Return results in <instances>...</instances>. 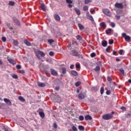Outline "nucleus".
<instances>
[{
    "mask_svg": "<svg viewBox=\"0 0 131 131\" xmlns=\"http://www.w3.org/2000/svg\"><path fill=\"white\" fill-rule=\"evenodd\" d=\"M102 12L104 15L107 16L108 17H111L112 16V13H111V11L109 10L108 9H104L102 10Z\"/></svg>",
    "mask_w": 131,
    "mask_h": 131,
    "instance_id": "1",
    "label": "nucleus"
},
{
    "mask_svg": "<svg viewBox=\"0 0 131 131\" xmlns=\"http://www.w3.org/2000/svg\"><path fill=\"white\" fill-rule=\"evenodd\" d=\"M103 119H104V120H109V119H112V118H113V116L110 114H106L102 116Z\"/></svg>",
    "mask_w": 131,
    "mask_h": 131,
    "instance_id": "2",
    "label": "nucleus"
},
{
    "mask_svg": "<svg viewBox=\"0 0 131 131\" xmlns=\"http://www.w3.org/2000/svg\"><path fill=\"white\" fill-rule=\"evenodd\" d=\"M35 54L38 59H40V56H39V55L41 56V57H45L46 56V54H45V53H43V52L41 51H38L36 52Z\"/></svg>",
    "mask_w": 131,
    "mask_h": 131,
    "instance_id": "3",
    "label": "nucleus"
},
{
    "mask_svg": "<svg viewBox=\"0 0 131 131\" xmlns=\"http://www.w3.org/2000/svg\"><path fill=\"white\" fill-rule=\"evenodd\" d=\"M122 36L125 38L126 41H129V40H130V37L129 36H126V34H125V33H123L122 34Z\"/></svg>",
    "mask_w": 131,
    "mask_h": 131,
    "instance_id": "4",
    "label": "nucleus"
},
{
    "mask_svg": "<svg viewBox=\"0 0 131 131\" xmlns=\"http://www.w3.org/2000/svg\"><path fill=\"white\" fill-rule=\"evenodd\" d=\"M86 17L87 19H89L91 21H94V18H93V16L90 14V12H88L86 14Z\"/></svg>",
    "mask_w": 131,
    "mask_h": 131,
    "instance_id": "5",
    "label": "nucleus"
},
{
    "mask_svg": "<svg viewBox=\"0 0 131 131\" xmlns=\"http://www.w3.org/2000/svg\"><path fill=\"white\" fill-rule=\"evenodd\" d=\"M4 101L8 106H12V102H11L10 99L8 98H4Z\"/></svg>",
    "mask_w": 131,
    "mask_h": 131,
    "instance_id": "6",
    "label": "nucleus"
},
{
    "mask_svg": "<svg viewBox=\"0 0 131 131\" xmlns=\"http://www.w3.org/2000/svg\"><path fill=\"white\" fill-rule=\"evenodd\" d=\"M116 8H118V9H122L123 8V5L121 3H116L115 4Z\"/></svg>",
    "mask_w": 131,
    "mask_h": 131,
    "instance_id": "7",
    "label": "nucleus"
},
{
    "mask_svg": "<svg viewBox=\"0 0 131 131\" xmlns=\"http://www.w3.org/2000/svg\"><path fill=\"white\" fill-rule=\"evenodd\" d=\"M50 71L52 75H54V76H57V75H58V72H57L55 70L51 69Z\"/></svg>",
    "mask_w": 131,
    "mask_h": 131,
    "instance_id": "8",
    "label": "nucleus"
},
{
    "mask_svg": "<svg viewBox=\"0 0 131 131\" xmlns=\"http://www.w3.org/2000/svg\"><path fill=\"white\" fill-rule=\"evenodd\" d=\"M7 60L10 64H12V65L16 64V61L14 59L12 58H8Z\"/></svg>",
    "mask_w": 131,
    "mask_h": 131,
    "instance_id": "9",
    "label": "nucleus"
},
{
    "mask_svg": "<svg viewBox=\"0 0 131 131\" xmlns=\"http://www.w3.org/2000/svg\"><path fill=\"white\" fill-rule=\"evenodd\" d=\"M37 84L39 88H45V86H46V84L45 83L38 82Z\"/></svg>",
    "mask_w": 131,
    "mask_h": 131,
    "instance_id": "10",
    "label": "nucleus"
},
{
    "mask_svg": "<svg viewBox=\"0 0 131 131\" xmlns=\"http://www.w3.org/2000/svg\"><path fill=\"white\" fill-rule=\"evenodd\" d=\"M73 56H76V57H78V52L76 50L72 51Z\"/></svg>",
    "mask_w": 131,
    "mask_h": 131,
    "instance_id": "11",
    "label": "nucleus"
},
{
    "mask_svg": "<svg viewBox=\"0 0 131 131\" xmlns=\"http://www.w3.org/2000/svg\"><path fill=\"white\" fill-rule=\"evenodd\" d=\"M100 27L103 28V29H105L106 28V24L105 23L102 22L100 24Z\"/></svg>",
    "mask_w": 131,
    "mask_h": 131,
    "instance_id": "12",
    "label": "nucleus"
},
{
    "mask_svg": "<svg viewBox=\"0 0 131 131\" xmlns=\"http://www.w3.org/2000/svg\"><path fill=\"white\" fill-rule=\"evenodd\" d=\"M54 18L55 19V20H56V21H60V16H59V15L58 14H54Z\"/></svg>",
    "mask_w": 131,
    "mask_h": 131,
    "instance_id": "13",
    "label": "nucleus"
},
{
    "mask_svg": "<svg viewBox=\"0 0 131 131\" xmlns=\"http://www.w3.org/2000/svg\"><path fill=\"white\" fill-rule=\"evenodd\" d=\"M85 120H92V116L89 115H87L85 116Z\"/></svg>",
    "mask_w": 131,
    "mask_h": 131,
    "instance_id": "14",
    "label": "nucleus"
},
{
    "mask_svg": "<svg viewBox=\"0 0 131 131\" xmlns=\"http://www.w3.org/2000/svg\"><path fill=\"white\" fill-rule=\"evenodd\" d=\"M107 45H108V42L106 40L102 41V47H107Z\"/></svg>",
    "mask_w": 131,
    "mask_h": 131,
    "instance_id": "15",
    "label": "nucleus"
},
{
    "mask_svg": "<svg viewBox=\"0 0 131 131\" xmlns=\"http://www.w3.org/2000/svg\"><path fill=\"white\" fill-rule=\"evenodd\" d=\"M78 97L79 99H84L85 96H84V95H83L82 94H79L78 95Z\"/></svg>",
    "mask_w": 131,
    "mask_h": 131,
    "instance_id": "16",
    "label": "nucleus"
},
{
    "mask_svg": "<svg viewBox=\"0 0 131 131\" xmlns=\"http://www.w3.org/2000/svg\"><path fill=\"white\" fill-rule=\"evenodd\" d=\"M78 26L79 29H80V30H82L84 29V27H83V26L82 25H81V24H78Z\"/></svg>",
    "mask_w": 131,
    "mask_h": 131,
    "instance_id": "17",
    "label": "nucleus"
},
{
    "mask_svg": "<svg viewBox=\"0 0 131 131\" xmlns=\"http://www.w3.org/2000/svg\"><path fill=\"white\" fill-rule=\"evenodd\" d=\"M75 11L76 14L78 15V16H79V15H80L81 13H80V10H79V9L75 8Z\"/></svg>",
    "mask_w": 131,
    "mask_h": 131,
    "instance_id": "18",
    "label": "nucleus"
},
{
    "mask_svg": "<svg viewBox=\"0 0 131 131\" xmlns=\"http://www.w3.org/2000/svg\"><path fill=\"white\" fill-rule=\"evenodd\" d=\"M40 8L44 12L46 11V5L45 4H41Z\"/></svg>",
    "mask_w": 131,
    "mask_h": 131,
    "instance_id": "19",
    "label": "nucleus"
},
{
    "mask_svg": "<svg viewBox=\"0 0 131 131\" xmlns=\"http://www.w3.org/2000/svg\"><path fill=\"white\" fill-rule=\"evenodd\" d=\"M24 43H25V45H26L27 46H28L29 47L31 46V43H30L29 41H27V40H25Z\"/></svg>",
    "mask_w": 131,
    "mask_h": 131,
    "instance_id": "20",
    "label": "nucleus"
},
{
    "mask_svg": "<svg viewBox=\"0 0 131 131\" xmlns=\"http://www.w3.org/2000/svg\"><path fill=\"white\" fill-rule=\"evenodd\" d=\"M18 100H19V101H21V102H25V99L22 96L18 97Z\"/></svg>",
    "mask_w": 131,
    "mask_h": 131,
    "instance_id": "21",
    "label": "nucleus"
},
{
    "mask_svg": "<svg viewBox=\"0 0 131 131\" xmlns=\"http://www.w3.org/2000/svg\"><path fill=\"white\" fill-rule=\"evenodd\" d=\"M71 73L72 75H74V76H76L78 74L77 72L75 71H72Z\"/></svg>",
    "mask_w": 131,
    "mask_h": 131,
    "instance_id": "22",
    "label": "nucleus"
},
{
    "mask_svg": "<svg viewBox=\"0 0 131 131\" xmlns=\"http://www.w3.org/2000/svg\"><path fill=\"white\" fill-rule=\"evenodd\" d=\"M12 77L13 78H14V79H17V78H18V75H17L16 74H13L12 75H11Z\"/></svg>",
    "mask_w": 131,
    "mask_h": 131,
    "instance_id": "23",
    "label": "nucleus"
},
{
    "mask_svg": "<svg viewBox=\"0 0 131 131\" xmlns=\"http://www.w3.org/2000/svg\"><path fill=\"white\" fill-rule=\"evenodd\" d=\"M39 114L42 118H43L45 117V113H43V112H40L39 113Z\"/></svg>",
    "mask_w": 131,
    "mask_h": 131,
    "instance_id": "24",
    "label": "nucleus"
},
{
    "mask_svg": "<svg viewBox=\"0 0 131 131\" xmlns=\"http://www.w3.org/2000/svg\"><path fill=\"white\" fill-rule=\"evenodd\" d=\"M78 129L80 130H84V127H83V126L79 125Z\"/></svg>",
    "mask_w": 131,
    "mask_h": 131,
    "instance_id": "25",
    "label": "nucleus"
},
{
    "mask_svg": "<svg viewBox=\"0 0 131 131\" xmlns=\"http://www.w3.org/2000/svg\"><path fill=\"white\" fill-rule=\"evenodd\" d=\"M76 38H77V40H82V38L79 35H77Z\"/></svg>",
    "mask_w": 131,
    "mask_h": 131,
    "instance_id": "26",
    "label": "nucleus"
},
{
    "mask_svg": "<svg viewBox=\"0 0 131 131\" xmlns=\"http://www.w3.org/2000/svg\"><path fill=\"white\" fill-rule=\"evenodd\" d=\"M112 31V29H108L106 31V34H110Z\"/></svg>",
    "mask_w": 131,
    "mask_h": 131,
    "instance_id": "27",
    "label": "nucleus"
},
{
    "mask_svg": "<svg viewBox=\"0 0 131 131\" xmlns=\"http://www.w3.org/2000/svg\"><path fill=\"white\" fill-rule=\"evenodd\" d=\"M83 11H88L89 10V7L86 6H84L83 7Z\"/></svg>",
    "mask_w": 131,
    "mask_h": 131,
    "instance_id": "28",
    "label": "nucleus"
},
{
    "mask_svg": "<svg viewBox=\"0 0 131 131\" xmlns=\"http://www.w3.org/2000/svg\"><path fill=\"white\" fill-rule=\"evenodd\" d=\"M100 94L103 95L104 94V87H101L100 89Z\"/></svg>",
    "mask_w": 131,
    "mask_h": 131,
    "instance_id": "29",
    "label": "nucleus"
},
{
    "mask_svg": "<svg viewBox=\"0 0 131 131\" xmlns=\"http://www.w3.org/2000/svg\"><path fill=\"white\" fill-rule=\"evenodd\" d=\"M9 6H14V5H15V2L13 1H10L9 2Z\"/></svg>",
    "mask_w": 131,
    "mask_h": 131,
    "instance_id": "30",
    "label": "nucleus"
},
{
    "mask_svg": "<svg viewBox=\"0 0 131 131\" xmlns=\"http://www.w3.org/2000/svg\"><path fill=\"white\" fill-rule=\"evenodd\" d=\"M48 42L50 43V45H52V42H54V40L52 39H50L48 40Z\"/></svg>",
    "mask_w": 131,
    "mask_h": 131,
    "instance_id": "31",
    "label": "nucleus"
},
{
    "mask_svg": "<svg viewBox=\"0 0 131 131\" xmlns=\"http://www.w3.org/2000/svg\"><path fill=\"white\" fill-rule=\"evenodd\" d=\"M120 72L122 75H124V70L123 69H120Z\"/></svg>",
    "mask_w": 131,
    "mask_h": 131,
    "instance_id": "32",
    "label": "nucleus"
},
{
    "mask_svg": "<svg viewBox=\"0 0 131 131\" xmlns=\"http://www.w3.org/2000/svg\"><path fill=\"white\" fill-rule=\"evenodd\" d=\"M92 2V0H85L84 1V3L85 4H88L90 3H91Z\"/></svg>",
    "mask_w": 131,
    "mask_h": 131,
    "instance_id": "33",
    "label": "nucleus"
},
{
    "mask_svg": "<svg viewBox=\"0 0 131 131\" xmlns=\"http://www.w3.org/2000/svg\"><path fill=\"white\" fill-rule=\"evenodd\" d=\"M62 70V73L64 74V73H66V69L65 68H62L61 69Z\"/></svg>",
    "mask_w": 131,
    "mask_h": 131,
    "instance_id": "34",
    "label": "nucleus"
},
{
    "mask_svg": "<svg viewBox=\"0 0 131 131\" xmlns=\"http://www.w3.org/2000/svg\"><path fill=\"white\" fill-rule=\"evenodd\" d=\"M72 128L73 131H77V128H76L75 126H73Z\"/></svg>",
    "mask_w": 131,
    "mask_h": 131,
    "instance_id": "35",
    "label": "nucleus"
},
{
    "mask_svg": "<svg viewBox=\"0 0 131 131\" xmlns=\"http://www.w3.org/2000/svg\"><path fill=\"white\" fill-rule=\"evenodd\" d=\"M95 71H99L100 70V67L99 66H97L96 68L94 69Z\"/></svg>",
    "mask_w": 131,
    "mask_h": 131,
    "instance_id": "36",
    "label": "nucleus"
},
{
    "mask_svg": "<svg viewBox=\"0 0 131 131\" xmlns=\"http://www.w3.org/2000/svg\"><path fill=\"white\" fill-rule=\"evenodd\" d=\"M110 26H111V27H113V28H114V27H115V24L114 23H111L110 24Z\"/></svg>",
    "mask_w": 131,
    "mask_h": 131,
    "instance_id": "37",
    "label": "nucleus"
},
{
    "mask_svg": "<svg viewBox=\"0 0 131 131\" xmlns=\"http://www.w3.org/2000/svg\"><path fill=\"white\" fill-rule=\"evenodd\" d=\"M4 105H5L3 103H0V109H3L4 108Z\"/></svg>",
    "mask_w": 131,
    "mask_h": 131,
    "instance_id": "38",
    "label": "nucleus"
},
{
    "mask_svg": "<svg viewBox=\"0 0 131 131\" xmlns=\"http://www.w3.org/2000/svg\"><path fill=\"white\" fill-rule=\"evenodd\" d=\"M95 56H96V53L94 52L91 54V58H94Z\"/></svg>",
    "mask_w": 131,
    "mask_h": 131,
    "instance_id": "39",
    "label": "nucleus"
},
{
    "mask_svg": "<svg viewBox=\"0 0 131 131\" xmlns=\"http://www.w3.org/2000/svg\"><path fill=\"white\" fill-rule=\"evenodd\" d=\"M75 85L76 86H79V85H80V82L78 81L77 82L75 83Z\"/></svg>",
    "mask_w": 131,
    "mask_h": 131,
    "instance_id": "40",
    "label": "nucleus"
},
{
    "mask_svg": "<svg viewBox=\"0 0 131 131\" xmlns=\"http://www.w3.org/2000/svg\"><path fill=\"white\" fill-rule=\"evenodd\" d=\"M79 120L82 121L84 119V118L82 116H80L79 117Z\"/></svg>",
    "mask_w": 131,
    "mask_h": 131,
    "instance_id": "41",
    "label": "nucleus"
},
{
    "mask_svg": "<svg viewBox=\"0 0 131 131\" xmlns=\"http://www.w3.org/2000/svg\"><path fill=\"white\" fill-rule=\"evenodd\" d=\"M49 55L50 56H53L54 55H55V54L54 53V52L51 51L49 52Z\"/></svg>",
    "mask_w": 131,
    "mask_h": 131,
    "instance_id": "42",
    "label": "nucleus"
},
{
    "mask_svg": "<svg viewBox=\"0 0 131 131\" xmlns=\"http://www.w3.org/2000/svg\"><path fill=\"white\" fill-rule=\"evenodd\" d=\"M113 42H114L113 39H110V40H109L108 43L110 45H112L113 43Z\"/></svg>",
    "mask_w": 131,
    "mask_h": 131,
    "instance_id": "43",
    "label": "nucleus"
},
{
    "mask_svg": "<svg viewBox=\"0 0 131 131\" xmlns=\"http://www.w3.org/2000/svg\"><path fill=\"white\" fill-rule=\"evenodd\" d=\"M66 2L67 4H72V1L71 0H66Z\"/></svg>",
    "mask_w": 131,
    "mask_h": 131,
    "instance_id": "44",
    "label": "nucleus"
},
{
    "mask_svg": "<svg viewBox=\"0 0 131 131\" xmlns=\"http://www.w3.org/2000/svg\"><path fill=\"white\" fill-rule=\"evenodd\" d=\"M13 45L14 46H18V41L16 40L13 41Z\"/></svg>",
    "mask_w": 131,
    "mask_h": 131,
    "instance_id": "45",
    "label": "nucleus"
},
{
    "mask_svg": "<svg viewBox=\"0 0 131 131\" xmlns=\"http://www.w3.org/2000/svg\"><path fill=\"white\" fill-rule=\"evenodd\" d=\"M123 52L124 51L123 50H119V53L120 55H123Z\"/></svg>",
    "mask_w": 131,
    "mask_h": 131,
    "instance_id": "46",
    "label": "nucleus"
},
{
    "mask_svg": "<svg viewBox=\"0 0 131 131\" xmlns=\"http://www.w3.org/2000/svg\"><path fill=\"white\" fill-rule=\"evenodd\" d=\"M76 68L77 69H79V68H80V64H76Z\"/></svg>",
    "mask_w": 131,
    "mask_h": 131,
    "instance_id": "47",
    "label": "nucleus"
},
{
    "mask_svg": "<svg viewBox=\"0 0 131 131\" xmlns=\"http://www.w3.org/2000/svg\"><path fill=\"white\" fill-rule=\"evenodd\" d=\"M111 48V47L110 46H108L107 48L106 49V52H109V51L110 50Z\"/></svg>",
    "mask_w": 131,
    "mask_h": 131,
    "instance_id": "48",
    "label": "nucleus"
},
{
    "mask_svg": "<svg viewBox=\"0 0 131 131\" xmlns=\"http://www.w3.org/2000/svg\"><path fill=\"white\" fill-rule=\"evenodd\" d=\"M19 73H21V74H24V73H25V71H24V70H20Z\"/></svg>",
    "mask_w": 131,
    "mask_h": 131,
    "instance_id": "49",
    "label": "nucleus"
},
{
    "mask_svg": "<svg viewBox=\"0 0 131 131\" xmlns=\"http://www.w3.org/2000/svg\"><path fill=\"white\" fill-rule=\"evenodd\" d=\"M2 40L4 42H5V41H6L7 40V39L6 38V37H2Z\"/></svg>",
    "mask_w": 131,
    "mask_h": 131,
    "instance_id": "50",
    "label": "nucleus"
},
{
    "mask_svg": "<svg viewBox=\"0 0 131 131\" xmlns=\"http://www.w3.org/2000/svg\"><path fill=\"white\" fill-rule=\"evenodd\" d=\"M53 127L54 128H57V123H54V124H53Z\"/></svg>",
    "mask_w": 131,
    "mask_h": 131,
    "instance_id": "51",
    "label": "nucleus"
},
{
    "mask_svg": "<svg viewBox=\"0 0 131 131\" xmlns=\"http://www.w3.org/2000/svg\"><path fill=\"white\" fill-rule=\"evenodd\" d=\"M106 95H110L111 94V92L109 90H107L106 92Z\"/></svg>",
    "mask_w": 131,
    "mask_h": 131,
    "instance_id": "52",
    "label": "nucleus"
},
{
    "mask_svg": "<svg viewBox=\"0 0 131 131\" xmlns=\"http://www.w3.org/2000/svg\"><path fill=\"white\" fill-rule=\"evenodd\" d=\"M17 69H21V66L20 64H18L16 66Z\"/></svg>",
    "mask_w": 131,
    "mask_h": 131,
    "instance_id": "53",
    "label": "nucleus"
},
{
    "mask_svg": "<svg viewBox=\"0 0 131 131\" xmlns=\"http://www.w3.org/2000/svg\"><path fill=\"white\" fill-rule=\"evenodd\" d=\"M90 12L91 14H94L95 13V9L90 10Z\"/></svg>",
    "mask_w": 131,
    "mask_h": 131,
    "instance_id": "54",
    "label": "nucleus"
},
{
    "mask_svg": "<svg viewBox=\"0 0 131 131\" xmlns=\"http://www.w3.org/2000/svg\"><path fill=\"white\" fill-rule=\"evenodd\" d=\"M116 18L117 19V20H119V19H120V16L119 15H116Z\"/></svg>",
    "mask_w": 131,
    "mask_h": 131,
    "instance_id": "55",
    "label": "nucleus"
},
{
    "mask_svg": "<svg viewBox=\"0 0 131 131\" xmlns=\"http://www.w3.org/2000/svg\"><path fill=\"white\" fill-rule=\"evenodd\" d=\"M121 109L123 111L126 110V108L124 106L121 107Z\"/></svg>",
    "mask_w": 131,
    "mask_h": 131,
    "instance_id": "56",
    "label": "nucleus"
},
{
    "mask_svg": "<svg viewBox=\"0 0 131 131\" xmlns=\"http://www.w3.org/2000/svg\"><path fill=\"white\" fill-rule=\"evenodd\" d=\"M107 80H108V81H111V80H112V79L111 78V77H107Z\"/></svg>",
    "mask_w": 131,
    "mask_h": 131,
    "instance_id": "57",
    "label": "nucleus"
},
{
    "mask_svg": "<svg viewBox=\"0 0 131 131\" xmlns=\"http://www.w3.org/2000/svg\"><path fill=\"white\" fill-rule=\"evenodd\" d=\"M117 54V52H116V51H113V54L114 55H116Z\"/></svg>",
    "mask_w": 131,
    "mask_h": 131,
    "instance_id": "58",
    "label": "nucleus"
},
{
    "mask_svg": "<svg viewBox=\"0 0 131 131\" xmlns=\"http://www.w3.org/2000/svg\"><path fill=\"white\" fill-rule=\"evenodd\" d=\"M55 91H59L60 90V88L59 86L55 87Z\"/></svg>",
    "mask_w": 131,
    "mask_h": 131,
    "instance_id": "59",
    "label": "nucleus"
},
{
    "mask_svg": "<svg viewBox=\"0 0 131 131\" xmlns=\"http://www.w3.org/2000/svg\"><path fill=\"white\" fill-rule=\"evenodd\" d=\"M74 67V65H73V64H72L70 66L71 69H73Z\"/></svg>",
    "mask_w": 131,
    "mask_h": 131,
    "instance_id": "60",
    "label": "nucleus"
},
{
    "mask_svg": "<svg viewBox=\"0 0 131 131\" xmlns=\"http://www.w3.org/2000/svg\"><path fill=\"white\" fill-rule=\"evenodd\" d=\"M68 6L69 8H72V5H71V4H68Z\"/></svg>",
    "mask_w": 131,
    "mask_h": 131,
    "instance_id": "61",
    "label": "nucleus"
},
{
    "mask_svg": "<svg viewBox=\"0 0 131 131\" xmlns=\"http://www.w3.org/2000/svg\"><path fill=\"white\" fill-rule=\"evenodd\" d=\"M0 65H3V61L0 60Z\"/></svg>",
    "mask_w": 131,
    "mask_h": 131,
    "instance_id": "62",
    "label": "nucleus"
},
{
    "mask_svg": "<svg viewBox=\"0 0 131 131\" xmlns=\"http://www.w3.org/2000/svg\"><path fill=\"white\" fill-rule=\"evenodd\" d=\"M128 82H129V83H131V79H129L128 80Z\"/></svg>",
    "mask_w": 131,
    "mask_h": 131,
    "instance_id": "63",
    "label": "nucleus"
},
{
    "mask_svg": "<svg viewBox=\"0 0 131 131\" xmlns=\"http://www.w3.org/2000/svg\"><path fill=\"white\" fill-rule=\"evenodd\" d=\"M5 131H9L8 129H7V128H5Z\"/></svg>",
    "mask_w": 131,
    "mask_h": 131,
    "instance_id": "64",
    "label": "nucleus"
}]
</instances>
